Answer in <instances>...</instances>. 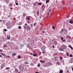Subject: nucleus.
<instances>
[{
	"instance_id": "nucleus-3",
	"label": "nucleus",
	"mask_w": 73,
	"mask_h": 73,
	"mask_svg": "<svg viewBox=\"0 0 73 73\" xmlns=\"http://www.w3.org/2000/svg\"><path fill=\"white\" fill-rule=\"evenodd\" d=\"M59 50L60 51H62L64 50V48L62 47V46L60 48H59Z\"/></svg>"
},
{
	"instance_id": "nucleus-50",
	"label": "nucleus",
	"mask_w": 73,
	"mask_h": 73,
	"mask_svg": "<svg viewBox=\"0 0 73 73\" xmlns=\"http://www.w3.org/2000/svg\"><path fill=\"white\" fill-rule=\"evenodd\" d=\"M2 21L1 20H0V22H1Z\"/></svg>"
},
{
	"instance_id": "nucleus-22",
	"label": "nucleus",
	"mask_w": 73,
	"mask_h": 73,
	"mask_svg": "<svg viewBox=\"0 0 73 73\" xmlns=\"http://www.w3.org/2000/svg\"><path fill=\"white\" fill-rule=\"evenodd\" d=\"M60 60H62V57L61 56H60Z\"/></svg>"
},
{
	"instance_id": "nucleus-5",
	"label": "nucleus",
	"mask_w": 73,
	"mask_h": 73,
	"mask_svg": "<svg viewBox=\"0 0 73 73\" xmlns=\"http://www.w3.org/2000/svg\"><path fill=\"white\" fill-rule=\"evenodd\" d=\"M63 48H64V49H66V46L65 45H62V46Z\"/></svg>"
},
{
	"instance_id": "nucleus-42",
	"label": "nucleus",
	"mask_w": 73,
	"mask_h": 73,
	"mask_svg": "<svg viewBox=\"0 0 73 73\" xmlns=\"http://www.w3.org/2000/svg\"><path fill=\"white\" fill-rule=\"evenodd\" d=\"M30 54L31 55H33V53H31Z\"/></svg>"
},
{
	"instance_id": "nucleus-16",
	"label": "nucleus",
	"mask_w": 73,
	"mask_h": 73,
	"mask_svg": "<svg viewBox=\"0 0 73 73\" xmlns=\"http://www.w3.org/2000/svg\"><path fill=\"white\" fill-rule=\"evenodd\" d=\"M19 70H18V69H15V71L16 72H18V71Z\"/></svg>"
},
{
	"instance_id": "nucleus-45",
	"label": "nucleus",
	"mask_w": 73,
	"mask_h": 73,
	"mask_svg": "<svg viewBox=\"0 0 73 73\" xmlns=\"http://www.w3.org/2000/svg\"><path fill=\"white\" fill-rule=\"evenodd\" d=\"M41 52H39V54H40V55H41Z\"/></svg>"
},
{
	"instance_id": "nucleus-61",
	"label": "nucleus",
	"mask_w": 73,
	"mask_h": 73,
	"mask_svg": "<svg viewBox=\"0 0 73 73\" xmlns=\"http://www.w3.org/2000/svg\"><path fill=\"white\" fill-rule=\"evenodd\" d=\"M11 27H10V28H11Z\"/></svg>"
},
{
	"instance_id": "nucleus-13",
	"label": "nucleus",
	"mask_w": 73,
	"mask_h": 73,
	"mask_svg": "<svg viewBox=\"0 0 73 73\" xmlns=\"http://www.w3.org/2000/svg\"><path fill=\"white\" fill-rule=\"evenodd\" d=\"M56 64L57 65H60V62H56Z\"/></svg>"
},
{
	"instance_id": "nucleus-25",
	"label": "nucleus",
	"mask_w": 73,
	"mask_h": 73,
	"mask_svg": "<svg viewBox=\"0 0 73 73\" xmlns=\"http://www.w3.org/2000/svg\"><path fill=\"white\" fill-rule=\"evenodd\" d=\"M6 57H7V58H10V56H8L6 55Z\"/></svg>"
},
{
	"instance_id": "nucleus-48",
	"label": "nucleus",
	"mask_w": 73,
	"mask_h": 73,
	"mask_svg": "<svg viewBox=\"0 0 73 73\" xmlns=\"http://www.w3.org/2000/svg\"><path fill=\"white\" fill-rule=\"evenodd\" d=\"M1 54H2V55H3V53H1Z\"/></svg>"
},
{
	"instance_id": "nucleus-36",
	"label": "nucleus",
	"mask_w": 73,
	"mask_h": 73,
	"mask_svg": "<svg viewBox=\"0 0 73 73\" xmlns=\"http://www.w3.org/2000/svg\"><path fill=\"white\" fill-rule=\"evenodd\" d=\"M0 52H3V50L2 49H0Z\"/></svg>"
},
{
	"instance_id": "nucleus-9",
	"label": "nucleus",
	"mask_w": 73,
	"mask_h": 73,
	"mask_svg": "<svg viewBox=\"0 0 73 73\" xmlns=\"http://www.w3.org/2000/svg\"><path fill=\"white\" fill-rule=\"evenodd\" d=\"M68 47H69V48H70L71 49H73V47L71 46V45H69Z\"/></svg>"
},
{
	"instance_id": "nucleus-21",
	"label": "nucleus",
	"mask_w": 73,
	"mask_h": 73,
	"mask_svg": "<svg viewBox=\"0 0 73 73\" xmlns=\"http://www.w3.org/2000/svg\"><path fill=\"white\" fill-rule=\"evenodd\" d=\"M7 44H5L4 45V47L5 48V47H7Z\"/></svg>"
},
{
	"instance_id": "nucleus-52",
	"label": "nucleus",
	"mask_w": 73,
	"mask_h": 73,
	"mask_svg": "<svg viewBox=\"0 0 73 73\" xmlns=\"http://www.w3.org/2000/svg\"><path fill=\"white\" fill-rule=\"evenodd\" d=\"M42 33H44V31H42Z\"/></svg>"
},
{
	"instance_id": "nucleus-17",
	"label": "nucleus",
	"mask_w": 73,
	"mask_h": 73,
	"mask_svg": "<svg viewBox=\"0 0 73 73\" xmlns=\"http://www.w3.org/2000/svg\"><path fill=\"white\" fill-rule=\"evenodd\" d=\"M5 1L6 2V3H8L9 1V0H5Z\"/></svg>"
},
{
	"instance_id": "nucleus-31",
	"label": "nucleus",
	"mask_w": 73,
	"mask_h": 73,
	"mask_svg": "<svg viewBox=\"0 0 73 73\" xmlns=\"http://www.w3.org/2000/svg\"><path fill=\"white\" fill-rule=\"evenodd\" d=\"M37 66L38 67H40V65L39 64H38Z\"/></svg>"
},
{
	"instance_id": "nucleus-32",
	"label": "nucleus",
	"mask_w": 73,
	"mask_h": 73,
	"mask_svg": "<svg viewBox=\"0 0 73 73\" xmlns=\"http://www.w3.org/2000/svg\"><path fill=\"white\" fill-rule=\"evenodd\" d=\"M4 30L5 31V32H6V31H7V29H4Z\"/></svg>"
},
{
	"instance_id": "nucleus-8",
	"label": "nucleus",
	"mask_w": 73,
	"mask_h": 73,
	"mask_svg": "<svg viewBox=\"0 0 73 73\" xmlns=\"http://www.w3.org/2000/svg\"><path fill=\"white\" fill-rule=\"evenodd\" d=\"M37 3H38V2L37 1H36V2L35 3H34V6H35V7L36 6V4H37Z\"/></svg>"
},
{
	"instance_id": "nucleus-41",
	"label": "nucleus",
	"mask_w": 73,
	"mask_h": 73,
	"mask_svg": "<svg viewBox=\"0 0 73 73\" xmlns=\"http://www.w3.org/2000/svg\"><path fill=\"white\" fill-rule=\"evenodd\" d=\"M3 55V56H7L5 54H4Z\"/></svg>"
},
{
	"instance_id": "nucleus-4",
	"label": "nucleus",
	"mask_w": 73,
	"mask_h": 73,
	"mask_svg": "<svg viewBox=\"0 0 73 73\" xmlns=\"http://www.w3.org/2000/svg\"><path fill=\"white\" fill-rule=\"evenodd\" d=\"M30 19H31L30 16H27L26 18V19H27V20H29V21L30 20Z\"/></svg>"
},
{
	"instance_id": "nucleus-44",
	"label": "nucleus",
	"mask_w": 73,
	"mask_h": 73,
	"mask_svg": "<svg viewBox=\"0 0 73 73\" xmlns=\"http://www.w3.org/2000/svg\"><path fill=\"white\" fill-rule=\"evenodd\" d=\"M52 46V48H54V46L53 45Z\"/></svg>"
},
{
	"instance_id": "nucleus-39",
	"label": "nucleus",
	"mask_w": 73,
	"mask_h": 73,
	"mask_svg": "<svg viewBox=\"0 0 73 73\" xmlns=\"http://www.w3.org/2000/svg\"><path fill=\"white\" fill-rule=\"evenodd\" d=\"M52 29H55V28L54 27H52Z\"/></svg>"
},
{
	"instance_id": "nucleus-29",
	"label": "nucleus",
	"mask_w": 73,
	"mask_h": 73,
	"mask_svg": "<svg viewBox=\"0 0 73 73\" xmlns=\"http://www.w3.org/2000/svg\"><path fill=\"white\" fill-rule=\"evenodd\" d=\"M70 57H73V55L72 54H70Z\"/></svg>"
},
{
	"instance_id": "nucleus-14",
	"label": "nucleus",
	"mask_w": 73,
	"mask_h": 73,
	"mask_svg": "<svg viewBox=\"0 0 73 73\" xmlns=\"http://www.w3.org/2000/svg\"><path fill=\"white\" fill-rule=\"evenodd\" d=\"M46 3H48L49 2V0H47L46 1Z\"/></svg>"
},
{
	"instance_id": "nucleus-60",
	"label": "nucleus",
	"mask_w": 73,
	"mask_h": 73,
	"mask_svg": "<svg viewBox=\"0 0 73 73\" xmlns=\"http://www.w3.org/2000/svg\"><path fill=\"white\" fill-rule=\"evenodd\" d=\"M47 17H48V16Z\"/></svg>"
},
{
	"instance_id": "nucleus-15",
	"label": "nucleus",
	"mask_w": 73,
	"mask_h": 73,
	"mask_svg": "<svg viewBox=\"0 0 73 73\" xmlns=\"http://www.w3.org/2000/svg\"><path fill=\"white\" fill-rule=\"evenodd\" d=\"M64 31H65V30L64 29H62L61 30V31L62 32H64Z\"/></svg>"
},
{
	"instance_id": "nucleus-51",
	"label": "nucleus",
	"mask_w": 73,
	"mask_h": 73,
	"mask_svg": "<svg viewBox=\"0 0 73 73\" xmlns=\"http://www.w3.org/2000/svg\"><path fill=\"white\" fill-rule=\"evenodd\" d=\"M72 70H73V68H72Z\"/></svg>"
},
{
	"instance_id": "nucleus-57",
	"label": "nucleus",
	"mask_w": 73,
	"mask_h": 73,
	"mask_svg": "<svg viewBox=\"0 0 73 73\" xmlns=\"http://www.w3.org/2000/svg\"><path fill=\"white\" fill-rule=\"evenodd\" d=\"M34 53H35V51H34Z\"/></svg>"
},
{
	"instance_id": "nucleus-30",
	"label": "nucleus",
	"mask_w": 73,
	"mask_h": 73,
	"mask_svg": "<svg viewBox=\"0 0 73 73\" xmlns=\"http://www.w3.org/2000/svg\"><path fill=\"white\" fill-rule=\"evenodd\" d=\"M66 55L67 56H69V54L67 52L66 53Z\"/></svg>"
},
{
	"instance_id": "nucleus-11",
	"label": "nucleus",
	"mask_w": 73,
	"mask_h": 73,
	"mask_svg": "<svg viewBox=\"0 0 73 73\" xmlns=\"http://www.w3.org/2000/svg\"><path fill=\"white\" fill-rule=\"evenodd\" d=\"M16 55V53L12 54V56H15Z\"/></svg>"
},
{
	"instance_id": "nucleus-24",
	"label": "nucleus",
	"mask_w": 73,
	"mask_h": 73,
	"mask_svg": "<svg viewBox=\"0 0 73 73\" xmlns=\"http://www.w3.org/2000/svg\"><path fill=\"white\" fill-rule=\"evenodd\" d=\"M37 15H39V11H37Z\"/></svg>"
},
{
	"instance_id": "nucleus-2",
	"label": "nucleus",
	"mask_w": 73,
	"mask_h": 73,
	"mask_svg": "<svg viewBox=\"0 0 73 73\" xmlns=\"http://www.w3.org/2000/svg\"><path fill=\"white\" fill-rule=\"evenodd\" d=\"M7 40H10L11 38V36L10 35H8L7 36Z\"/></svg>"
},
{
	"instance_id": "nucleus-56",
	"label": "nucleus",
	"mask_w": 73,
	"mask_h": 73,
	"mask_svg": "<svg viewBox=\"0 0 73 73\" xmlns=\"http://www.w3.org/2000/svg\"><path fill=\"white\" fill-rule=\"evenodd\" d=\"M67 72H69V71H67Z\"/></svg>"
},
{
	"instance_id": "nucleus-43",
	"label": "nucleus",
	"mask_w": 73,
	"mask_h": 73,
	"mask_svg": "<svg viewBox=\"0 0 73 73\" xmlns=\"http://www.w3.org/2000/svg\"><path fill=\"white\" fill-rule=\"evenodd\" d=\"M2 57V56L0 54V57Z\"/></svg>"
},
{
	"instance_id": "nucleus-6",
	"label": "nucleus",
	"mask_w": 73,
	"mask_h": 73,
	"mask_svg": "<svg viewBox=\"0 0 73 73\" xmlns=\"http://www.w3.org/2000/svg\"><path fill=\"white\" fill-rule=\"evenodd\" d=\"M40 62H41V63H44V62H45V60H40Z\"/></svg>"
},
{
	"instance_id": "nucleus-12",
	"label": "nucleus",
	"mask_w": 73,
	"mask_h": 73,
	"mask_svg": "<svg viewBox=\"0 0 73 73\" xmlns=\"http://www.w3.org/2000/svg\"><path fill=\"white\" fill-rule=\"evenodd\" d=\"M63 73V71L62 70H61L60 71L59 73Z\"/></svg>"
},
{
	"instance_id": "nucleus-54",
	"label": "nucleus",
	"mask_w": 73,
	"mask_h": 73,
	"mask_svg": "<svg viewBox=\"0 0 73 73\" xmlns=\"http://www.w3.org/2000/svg\"><path fill=\"white\" fill-rule=\"evenodd\" d=\"M11 10H12V8H11Z\"/></svg>"
},
{
	"instance_id": "nucleus-20",
	"label": "nucleus",
	"mask_w": 73,
	"mask_h": 73,
	"mask_svg": "<svg viewBox=\"0 0 73 73\" xmlns=\"http://www.w3.org/2000/svg\"><path fill=\"white\" fill-rule=\"evenodd\" d=\"M21 56L19 55L18 56V58L20 59V58H21Z\"/></svg>"
},
{
	"instance_id": "nucleus-10",
	"label": "nucleus",
	"mask_w": 73,
	"mask_h": 73,
	"mask_svg": "<svg viewBox=\"0 0 73 73\" xmlns=\"http://www.w3.org/2000/svg\"><path fill=\"white\" fill-rule=\"evenodd\" d=\"M69 23H70V24H72L73 23V21L72 20H70L69 21Z\"/></svg>"
},
{
	"instance_id": "nucleus-38",
	"label": "nucleus",
	"mask_w": 73,
	"mask_h": 73,
	"mask_svg": "<svg viewBox=\"0 0 73 73\" xmlns=\"http://www.w3.org/2000/svg\"><path fill=\"white\" fill-rule=\"evenodd\" d=\"M44 5H42V8H44Z\"/></svg>"
},
{
	"instance_id": "nucleus-7",
	"label": "nucleus",
	"mask_w": 73,
	"mask_h": 73,
	"mask_svg": "<svg viewBox=\"0 0 73 73\" xmlns=\"http://www.w3.org/2000/svg\"><path fill=\"white\" fill-rule=\"evenodd\" d=\"M57 44V41H56V40L54 41V45H56Z\"/></svg>"
},
{
	"instance_id": "nucleus-58",
	"label": "nucleus",
	"mask_w": 73,
	"mask_h": 73,
	"mask_svg": "<svg viewBox=\"0 0 73 73\" xmlns=\"http://www.w3.org/2000/svg\"><path fill=\"white\" fill-rule=\"evenodd\" d=\"M18 73H20V72H18Z\"/></svg>"
},
{
	"instance_id": "nucleus-53",
	"label": "nucleus",
	"mask_w": 73,
	"mask_h": 73,
	"mask_svg": "<svg viewBox=\"0 0 73 73\" xmlns=\"http://www.w3.org/2000/svg\"><path fill=\"white\" fill-rule=\"evenodd\" d=\"M35 73H39V72H35Z\"/></svg>"
},
{
	"instance_id": "nucleus-33",
	"label": "nucleus",
	"mask_w": 73,
	"mask_h": 73,
	"mask_svg": "<svg viewBox=\"0 0 73 73\" xmlns=\"http://www.w3.org/2000/svg\"><path fill=\"white\" fill-rule=\"evenodd\" d=\"M15 4L17 5H19V3H16Z\"/></svg>"
},
{
	"instance_id": "nucleus-18",
	"label": "nucleus",
	"mask_w": 73,
	"mask_h": 73,
	"mask_svg": "<svg viewBox=\"0 0 73 73\" xmlns=\"http://www.w3.org/2000/svg\"><path fill=\"white\" fill-rule=\"evenodd\" d=\"M33 56L35 57V56H37V54H33Z\"/></svg>"
},
{
	"instance_id": "nucleus-59",
	"label": "nucleus",
	"mask_w": 73,
	"mask_h": 73,
	"mask_svg": "<svg viewBox=\"0 0 73 73\" xmlns=\"http://www.w3.org/2000/svg\"><path fill=\"white\" fill-rule=\"evenodd\" d=\"M52 13H51V14H52Z\"/></svg>"
},
{
	"instance_id": "nucleus-46",
	"label": "nucleus",
	"mask_w": 73,
	"mask_h": 73,
	"mask_svg": "<svg viewBox=\"0 0 73 73\" xmlns=\"http://www.w3.org/2000/svg\"><path fill=\"white\" fill-rule=\"evenodd\" d=\"M42 53H45V52L44 51H43L42 52Z\"/></svg>"
},
{
	"instance_id": "nucleus-40",
	"label": "nucleus",
	"mask_w": 73,
	"mask_h": 73,
	"mask_svg": "<svg viewBox=\"0 0 73 73\" xmlns=\"http://www.w3.org/2000/svg\"><path fill=\"white\" fill-rule=\"evenodd\" d=\"M62 41H63L64 42L65 41V40H62Z\"/></svg>"
},
{
	"instance_id": "nucleus-34",
	"label": "nucleus",
	"mask_w": 73,
	"mask_h": 73,
	"mask_svg": "<svg viewBox=\"0 0 73 73\" xmlns=\"http://www.w3.org/2000/svg\"><path fill=\"white\" fill-rule=\"evenodd\" d=\"M36 23H35L34 24V27H35V26H36Z\"/></svg>"
},
{
	"instance_id": "nucleus-27",
	"label": "nucleus",
	"mask_w": 73,
	"mask_h": 73,
	"mask_svg": "<svg viewBox=\"0 0 73 73\" xmlns=\"http://www.w3.org/2000/svg\"><path fill=\"white\" fill-rule=\"evenodd\" d=\"M51 9H50L48 10V11L49 12H51Z\"/></svg>"
},
{
	"instance_id": "nucleus-23",
	"label": "nucleus",
	"mask_w": 73,
	"mask_h": 73,
	"mask_svg": "<svg viewBox=\"0 0 73 73\" xmlns=\"http://www.w3.org/2000/svg\"><path fill=\"white\" fill-rule=\"evenodd\" d=\"M9 7H11V6H12V4L10 3L9 4Z\"/></svg>"
},
{
	"instance_id": "nucleus-35",
	"label": "nucleus",
	"mask_w": 73,
	"mask_h": 73,
	"mask_svg": "<svg viewBox=\"0 0 73 73\" xmlns=\"http://www.w3.org/2000/svg\"><path fill=\"white\" fill-rule=\"evenodd\" d=\"M25 15H26V14H25V13L23 14V16H25Z\"/></svg>"
},
{
	"instance_id": "nucleus-37",
	"label": "nucleus",
	"mask_w": 73,
	"mask_h": 73,
	"mask_svg": "<svg viewBox=\"0 0 73 73\" xmlns=\"http://www.w3.org/2000/svg\"><path fill=\"white\" fill-rule=\"evenodd\" d=\"M6 69H7V70H8L9 69V68H6Z\"/></svg>"
},
{
	"instance_id": "nucleus-55",
	"label": "nucleus",
	"mask_w": 73,
	"mask_h": 73,
	"mask_svg": "<svg viewBox=\"0 0 73 73\" xmlns=\"http://www.w3.org/2000/svg\"><path fill=\"white\" fill-rule=\"evenodd\" d=\"M27 22L28 23H29V21H27Z\"/></svg>"
},
{
	"instance_id": "nucleus-49",
	"label": "nucleus",
	"mask_w": 73,
	"mask_h": 73,
	"mask_svg": "<svg viewBox=\"0 0 73 73\" xmlns=\"http://www.w3.org/2000/svg\"><path fill=\"white\" fill-rule=\"evenodd\" d=\"M31 26H32V27H33V24H31Z\"/></svg>"
},
{
	"instance_id": "nucleus-26",
	"label": "nucleus",
	"mask_w": 73,
	"mask_h": 73,
	"mask_svg": "<svg viewBox=\"0 0 73 73\" xmlns=\"http://www.w3.org/2000/svg\"><path fill=\"white\" fill-rule=\"evenodd\" d=\"M61 39L62 41V40H63V39H64V37H61Z\"/></svg>"
},
{
	"instance_id": "nucleus-1",
	"label": "nucleus",
	"mask_w": 73,
	"mask_h": 73,
	"mask_svg": "<svg viewBox=\"0 0 73 73\" xmlns=\"http://www.w3.org/2000/svg\"><path fill=\"white\" fill-rule=\"evenodd\" d=\"M28 25V24L25 23V26L24 27V29H27V30L28 29L29 31L31 30V27H30L29 26H28L27 27L26 26H27Z\"/></svg>"
},
{
	"instance_id": "nucleus-19",
	"label": "nucleus",
	"mask_w": 73,
	"mask_h": 73,
	"mask_svg": "<svg viewBox=\"0 0 73 73\" xmlns=\"http://www.w3.org/2000/svg\"><path fill=\"white\" fill-rule=\"evenodd\" d=\"M18 29H21V26H19L18 27Z\"/></svg>"
},
{
	"instance_id": "nucleus-28",
	"label": "nucleus",
	"mask_w": 73,
	"mask_h": 73,
	"mask_svg": "<svg viewBox=\"0 0 73 73\" xmlns=\"http://www.w3.org/2000/svg\"><path fill=\"white\" fill-rule=\"evenodd\" d=\"M41 3H38V5H41Z\"/></svg>"
},
{
	"instance_id": "nucleus-47",
	"label": "nucleus",
	"mask_w": 73,
	"mask_h": 73,
	"mask_svg": "<svg viewBox=\"0 0 73 73\" xmlns=\"http://www.w3.org/2000/svg\"><path fill=\"white\" fill-rule=\"evenodd\" d=\"M66 25H68V23H66Z\"/></svg>"
}]
</instances>
